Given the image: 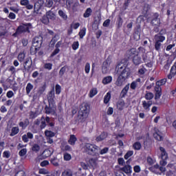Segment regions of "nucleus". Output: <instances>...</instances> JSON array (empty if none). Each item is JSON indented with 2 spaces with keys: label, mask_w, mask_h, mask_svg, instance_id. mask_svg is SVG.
I'll use <instances>...</instances> for the list:
<instances>
[{
  "label": "nucleus",
  "mask_w": 176,
  "mask_h": 176,
  "mask_svg": "<svg viewBox=\"0 0 176 176\" xmlns=\"http://www.w3.org/2000/svg\"><path fill=\"white\" fill-rule=\"evenodd\" d=\"M116 71L118 75V79L116 82V86H123L126 79H129V77L131 74L130 69L127 65H124L123 63H120L116 67Z\"/></svg>",
  "instance_id": "obj_1"
},
{
  "label": "nucleus",
  "mask_w": 176,
  "mask_h": 176,
  "mask_svg": "<svg viewBox=\"0 0 176 176\" xmlns=\"http://www.w3.org/2000/svg\"><path fill=\"white\" fill-rule=\"evenodd\" d=\"M89 112H90V106L89 104L86 102L82 103L80 106V111L78 112L79 120L85 122L86 119H87Z\"/></svg>",
  "instance_id": "obj_2"
},
{
  "label": "nucleus",
  "mask_w": 176,
  "mask_h": 176,
  "mask_svg": "<svg viewBox=\"0 0 176 176\" xmlns=\"http://www.w3.org/2000/svg\"><path fill=\"white\" fill-rule=\"evenodd\" d=\"M83 149L87 155L91 156H98L100 153V147L90 143H85Z\"/></svg>",
  "instance_id": "obj_3"
},
{
  "label": "nucleus",
  "mask_w": 176,
  "mask_h": 176,
  "mask_svg": "<svg viewBox=\"0 0 176 176\" xmlns=\"http://www.w3.org/2000/svg\"><path fill=\"white\" fill-rule=\"evenodd\" d=\"M32 30V23H22L16 30V32L14 34V36H16V35H21V34H25V32H28V34L31 33V30Z\"/></svg>",
  "instance_id": "obj_4"
},
{
  "label": "nucleus",
  "mask_w": 176,
  "mask_h": 176,
  "mask_svg": "<svg viewBox=\"0 0 176 176\" xmlns=\"http://www.w3.org/2000/svg\"><path fill=\"white\" fill-rule=\"evenodd\" d=\"M43 41V37L36 36L33 38L32 45L35 47V53H36L39 49L42 47V41Z\"/></svg>",
  "instance_id": "obj_5"
},
{
  "label": "nucleus",
  "mask_w": 176,
  "mask_h": 176,
  "mask_svg": "<svg viewBox=\"0 0 176 176\" xmlns=\"http://www.w3.org/2000/svg\"><path fill=\"white\" fill-rule=\"evenodd\" d=\"M45 113L47 115H54L56 113V104L54 102L49 103L45 108Z\"/></svg>",
  "instance_id": "obj_6"
},
{
  "label": "nucleus",
  "mask_w": 176,
  "mask_h": 176,
  "mask_svg": "<svg viewBox=\"0 0 176 176\" xmlns=\"http://www.w3.org/2000/svg\"><path fill=\"white\" fill-rule=\"evenodd\" d=\"M43 3H45V1L43 0H38L34 3V14H42V13L39 12V10L42 9V7L43 6Z\"/></svg>",
  "instance_id": "obj_7"
},
{
  "label": "nucleus",
  "mask_w": 176,
  "mask_h": 176,
  "mask_svg": "<svg viewBox=\"0 0 176 176\" xmlns=\"http://www.w3.org/2000/svg\"><path fill=\"white\" fill-rule=\"evenodd\" d=\"M158 13H155L152 16V20L151 21V25H160L162 22L160 21V18Z\"/></svg>",
  "instance_id": "obj_8"
},
{
  "label": "nucleus",
  "mask_w": 176,
  "mask_h": 176,
  "mask_svg": "<svg viewBox=\"0 0 176 176\" xmlns=\"http://www.w3.org/2000/svg\"><path fill=\"white\" fill-rule=\"evenodd\" d=\"M111 64V62L109 60H106L103 62L102 66V74H107L109 71V67Z\"/></svg>",
  "instance_id": "obj_9"
},
{
  "label": "nucleus",
  "mask_w": 176,
  "mask_h": 176,
  "mask_svg": "<svg viewBox=\"0 0 176 176\" xmlns=\"http://www.w3.org/2000/svg\"><path fill=\"white\" fill-rule=\"evenodd\" d=\"M120 169L123 171V173L129 176L131 175V173H133L131 166L130 165H124V167L120 168Z\"/></svg>",
  "instance_id": "obj_10"
},
{
  "label": "nucleus",
  "mask_w": 176,
  "mask_h": 176,
  "mask_svg": "<svg viewBox=\"0 0 176 176\" xmlns=\"http://www.w3.org/2000/svg\"><path fill=\"white\" fill-rule=\"evenodd\" d=\"M32 65V60H31V58H27L23 65L25 69H30Z\"/></svg>",
  "instance_id": "obj_11"
},
{
  "label": "nucleus",
  "mask_w": 176,
  "mask_h": 176,
  "mask_svg": "<svg viewBox=\"0 0 176 176\" xmlns=\"http://www.w3.org/2000/svg\"><path fill=\"white\" fill-rule=\"evenodd\" d=\"M175 75H176V62L170 69V72L168 75V79H173V76H175Z\"/></svg>",
  "instance_id": "obj_12"
},
{
  "label": "nucleus",
  "mask_w": 176,
  "mask_h": 176,
  "mask_svg": "<svg viewBox=\"0 0 176 176\" xmlns=\"http://www.w3.org/2000/svg\"><path fill=\"white\" fill-rule=\"evenodd\" d=\"M54 89H52L47 95L48 103L54 102Z\"/></svg>",
  "instance_id": "obj_13"
},
{
  "label": "nucleus",
  "mask_w": 176,
  "mask_h": 176,
  "mask_svg": "<svg viewBox=\"0 0 176 176\" xmlns=\"http://www.w3.org/2000/svg\"><path fill=\"white\" fill-rule=\"evenodd\" d=\"M154 39H155V42H157L158 43H162V42L166 40V37L160 34H156L154 37Z\"/></svg>",
  "instance_id": "obj_14"
},
{
  "label": "nucleus",
  "mask_w": 176,
  "mask_h": 176,
  "mask_svg": "<svg viewBox=\"0 0 176 176\" xmlns=\"http://www.w3.org/2000/svg\"><path fill=\"white\" fill-rule=\"evenodd\" d=\"M149 10H151V5L145 3L143 7L142 14L145 16H148V12H149Z\"/></svg>",
  "instance_id": "obj_15"
},
{
  "label": "nucleus",
  "mask_w": 176,
  "mask_h": 176,
  "mask_svg": "<svg viewBox=\"0 0 176 176\" xmlns=\"http://www.w3.org/2000/svg\"><path fill=\"white\" fill-rule=\"evenodd\" d=\"M129 89H130V84H127L122 90L120 96L122 98L126 97V94H127V91H129Z\"/></svg>",
  "instance_id": "obj_16"
},
{
  "label": "nucleus",
  "mask_w": 176,
  "mask_h": 176,
  "mask_svg": "<svg viewBox=\"0 0 176 176\" xmlns=\"http://www.w3.org/2000/svg\"><path fill=\"white\" fill-rule=\"evenodd\" d=\"M133 63L135 65H140L142 63L141 57H140L138 54L135 55L133 58Z\"/></svg>",
  "instance_id": "obj_17"
},
{
  "label": "nucleus",
  "mask_w": 176,
  "mask_h": 176,
  "mask_svg": "<svg viewBox=\"0 0 176 176\" xmlns=\"http://www.w3.org/2000/svg\"><path fill=\"white\" fill-rule=\"evenodd\" d=\"M152 104V100H149L148 102L144 100L142 102L143 108L146 109V111H149V108L151 107Z\"/></svg>",
  "instance_id": "obj_18"
},
{
  "label": "nucleus",
  "mask_w": 176,
  "mask_h": 176,
  "mask_svg": "<svg viewBox=\"0 0 176 176\" xmlns=\"http://www.w3.org/2000/svg\"><path fill=\"white\" fill-rule=\"evenodd\" d=\"M107 137H108V134L105 132H102L99 136L96 138V140L98 142H100V141H104Z\"/></svg>",
  "instance_id": "obj_19"
},
{
  "label": "nucleus",
  "mask_w": 176,
  "mask_h": 176,
  "mask_svg": "<svg viewBox=\"0 0 176 176\" xmlns=\"http://www.w3.org/2000/svg\"><path fill=\"white\" fill-rule=\"evenodd\" d=\"M45 15L50 20H56V14L52 10H49L48 12H47Z\"/></svg>",
  "instance_id": "obj_20"
},
{
  "label": "nucleus",
  "mask_w": 176,
  "mask_h": 176,
  "mask_svg": "<svg viewBox=\"0 0 176 176\" xmlns=\"http://www.w3.org/2000/svg\"><path fill=\"white\" fill-rule=\"evenodd\" d=\"M58 13L60 17L63 19V20H64L65 21H67V20H68V15H67V14L64 12L63 10H59Z\"/></svg>",
  "instance_id": "obj_21"
},
{
  "label": "nucleus",
  "mask_w": 176,
  "mask_h": 176,
  "mask_svg": "<svg viewBox=\"0 0 176 176\" xmlns=\"http://www.w3.org/2000/svg\"><path fill=\"white\" fill-rule=\"evenodd\" d=\"M76 141H78V139L76 138V136H75V135H71L70 138L68 140V143L70 145H75V142H76Z\"/></svg>",
  "instance_id": "obj_22"
},
{
  "label": "nucleus",
  "mask_w": 176,
  "mask_h": 176,
  "mask_svg": "<svg viewBox=\"0 0 176 176\" xmlns=\"http://www.w3.org/2000/svg\"><path fill=\"white\" fill-rule=\"evenodd\" d=\"M160 150L162 152L161 159L162 160H166L167 159V153L166 152V149H164L163 147H160Z\"/></svg>",
  "instance_id": "obj_23"
},
{
  "label": "nucleus",
  "mask_w": 176,
  "mask_h": 176,
  "mask_svg": "<svg viewBox=\"0 0 176 176\" xmlns=\"http://www.w3.org/2000/svg\"><path fill=\"white\" fill-rule=\"evenodd\" d=\"M141 38V33L140 32V29H137L133 33V38L135 41H140Z\"/></svg>",
  "instance_id": "obj_24"
},
{
  "label": "nucleus",
  "mask_w": 176,
  "mask_h": 176,
  "mask_svg": "<svg viewBox=\"0 0 176 176\" xmlns=\"http://www.w3.org/2000/svg\"><path fill=\"white\" fill-rule=\"evenodd\" d=\"M91 13H93V10H91L90 8H87L85 13L83 14V17H85V19H87L91 16Z\"/></svg>",
  "instance_id": "obj_25"
},
{
  "label": "nucleus",
  "mask_w": 176,
  "mask_h": 176,
  "mask_svg": "<svg viewBox=\"0 0 176 176\" xmlns=\"http://www.w3.org/2000/svg\"><path fill=\"white\" fill-rule=\"evenodd\" d=\"M19 131H20V129L18 126L12 127L11 129V133L10 134V137H14L16 134H19Z\"/></svg>",
  "instance_id": "obj_26"
},
{
  "label": "nucleus",
  "mask_w": 176,
  "mask_h": 176,
  "mask_svg": "<svg viewBox=\"0 0 176 176\" xmlns=\"http://www.w3.org/2000/svg\"><path fill=\"white\" fill-rule=\"evenodd\" d=\"M60 149L63 152H70V151H72V148H71V146L67 144L62 145L60 146Z\"/></svg>",
  "instance_id": "obj_27"
},
{
  "label": "nucleus",
  "mask_w": 176,
  "mask_h": 176,
  "mask_svg": "<svg viewBox=\"0 0 176 176\" xmlns=\"http://www.w3.org/2000/svg\"><path fill=\"white\" fill-rule=\"evenodd\" d=\"M111 82H112V76H111L104 77L102 80L103 85H108L109 83H111Z\"/></svg>",
  "instance_id": "obj_28"
},
{
  "label": "nucleus",
  "mask_w": 176,
  "mask_h": 176,
  "mask_svg": "<svg viewBox=\"0 0 176 176\" xmlns=\"http://www.w3.org/2000/svg\"><path fill=\"white\" fill-rule=\"evenodd\" d=\"M41 21V23H43V24H45V25H47V24L50 23V19L46 16V14H45L43 16Z\"/></svg>",
  "instance_id": "obj_29"
},
{
  "label": "nucleus",
  "mask_w": 176,
  "mask_h": 176,
  "mask_svg": "<svg viewBox=\"0 0 176 176\" xmlns=\"http://www.w3.org/2000/svg\"><path fill=\"white\" fill-rule=\"evenodd\" d=\"M32 151L35 152V153H38V152L41 151V146H39L38 144H34L32 146Z\"/></svg>",
  "instance_id": "obj_30"
},
{
  "label": "nucleus",
  "mask_w": 176,
  "mask_h": 176,
  "mask_svg": "<svg viewBox=\"0 0 176 176\" xmlns=\"http://www.w3.org/2000/svg\"><path fill=\"white\" fill-rule=\"evenodd\" d=\"M50 162L51 164H53V166H55V167H58V163L60 162V160H58L57 157H55L54 158H52Z\"/></svg>",
  "instance_id": "obj_31"
},
{
  "label": "nucleus",
  "mask_w": 176,
  "mask_h": 176,
  "mask_svg": "<svg viewBox=\"0 0 176 176\" xmlns=\"http://www.w3.org/2000/svg\"><path fill=\"white\" fill-rule=\"evenodd\" d=\"M67 68H68L67 65H65L63 67H61V69L59 71L60 78H63V75L65 74V71H67Z\"/></svg>",
  "instance_id": "obj_32"
},
{
  "label": "nucleus",
  "mask_w": 176,
  "mask_h": 176,
  "mask_svg": "<svg viewBox=\"0 0 176 176\" xmlns=\"http://www.w3.org/2000/svg\"><path fill=\"white\" fill-rule=\"evenodd\" d=\"M45 134L46 137H48V138H52V137H54L56 135V133L52 131L46 130L45 131Z\"/></svg>",
  "instance_id": "obj_33"
},
{
  "label": "nucleus",
  "mask_w": 176,
  "mask_h": 176,
  "mask_svg": "<svg viewBox=\"0 0 176 176\" xmlns=\"http://www.w3.org/2000/svg\"><path fill=\"white\" fill-rule=\"evenodd\" d=\"M32 89H34V85H32V84H31L30 82L28 83L26 86V94H30Z\"/></svg>",
  "instance_id": "obj_34"
},
{
  "label": "nucleus",
  "mask_w": 176,
  "mask_h": 176,
  "mask_svg": "<svg viewBox=\"0 0 176 176\" xmlns=\"http://www.w3.org/2000/svg\"><path fill=\"white\" fill-rule=\"evenodd\" d=\"M95 24L94 25H96V29L98 28V25H100V23H101V14H99V15L97 17V19L94 21Z\"/></svg>",
  "instance_id": "obj_35"
},
{
  "label": "nucleus",
  "mask_w": 176,
  "mask_h": 176,
  "mask_svg": "<svg viewBox=\"0 0 176 176\" xmlns=\"http://www.w3.org/2000/svg\"><path fill=\"white\" fill-rule=\"evenodd\" d=\"M78 35L80 39H83V36L86 35V28H82V30L79 32Z\"/></svg>",
  "instance_id": "obj_36"
},
{
  "label": "nucleus",
  "mask_w": 176,
  "mask_h": 176,
  "mask_svg": "<svg viewBox=\"0 0 176 176\" xmlns=\"http://www.w3.org/2000/svg\"><path fill=\"white\" fill-rule=\"evenodd\" d=\"M63 159L64 160H65V162H69V160L72 159V156L68 153H65L63 155Z\"/></svg>",
  "instance_id": "obj_37"
},
{
  "label": "nucleus",
  "mask_w": 176,
  "mask_h": 176,
  "mask_svg": "<svg viewBox=\"0 0 176 176\" xmlns=\"http://www.w3.org/2000/svg\"><path fill=\"white\" fill-rule=\"evenodd\" d=\"M74 3V0H66V8L67 10H71V5Z\"/></svg>",
  "instance_id": "obj_38"
},
{
  "label": "nucleus",
  "mask_w": 176,
  "mask_h": 176,
  "mask_svg": "<svg viewBox=\"0 0 176 176\" xmlns=\"http://www.w3.org/2000/svg\"><path fill=\"white\" fill-rule=\"evenodd\" d=\"M89 163L91 167H97V160L91 158L89 160Z\"/></svg>",
  "instance_id": "obj_39"
},
{
  "label": "nucleus",
  "mask_w": 176,
  "mask_h": 176,
  "mask_svg": "<svg viewBox=\"0 0 176 176\" xmlns=\"http://www.w3.org/2000/svg\"><path fill=\"white\" fill-rule=\"evenodd\" d=\"M45 90H46V85H44L38 88L37 93L41 96L43 94V93H45Z\"/></svg>",
  "instance_id": "obj_40"
},
{
  "label": "nucleus",
  "mask_w": 176,
  "mask_h": 176,
  "mask_svg": "<svg viewBox=\"0 0 176 176\" xmlns=\"http://www.w3.org/2000/svg\"><path fill=\"white\" fill-rule=\"evenodd\" d=\"M96 94H97V88L91 89L89 91L90 98H93V97H94V96H96Z\"/></svg>",
  "instance_id": "obj_41"
},
{
  "label": "nucleus",
  "mask_w": 176,
  "mask_h": 176,
  "mask_svg": "<svg viewBox=\"0 0 176 176\" xmlns=\"http://www.w3.org/2000/svg\"><path fill=\"white\" fill-rule=\"evenodd\" d=\"M166 82H167V78H163L159 81L156 82L157 86H163L164 85H166Z\"/></svg>",
  "instance_id": "obj_42"
},
{
  "label": "nucleus",
  "mask_w": 176,
  "mask_h": 176,
  "mask_svg": "<svg viewBox=\"0 0 176 176\" xmlns=\"http://www.w3.org/2000/svg\"><path fill=\"white\" fill-rule=\"evenodd\" d=\"M117 107L120 111H122L123 107H124V101L120 100L117 103Z\"/></svg>",
  "instance_id": "obj_43"
},
{
  "label": "nucleus",
  "mask_w": 176,
  "mask_h": 176,
  "mask_svg": "<svg viewBox=\"0 0 176 176\" xmlns=\"http://www.w3.org/2000/svg\"><path fill=\"white\" fill-rule=\"evenodd\" d=\"M109 100H111V94L108 92L104 98V104H108V102H109Z\"/></svg>",
  "instance_id": "obj_44"
},
{
  "label": "nucleus",
  "mask_w": 176,
  "mask_h": 176,
  "mask_svg": "<svg viewBox=\"0 0 176 176\" xmlns=\"http://www.w3.org/2000/svg\"><path fill=\"white\" fill-rule=\"evenodd\" d=\"M62 176H72L71 170H65L62 173Z\"/></svg>",
  "instance_id": "obj_45"
},
{
  "label": "nucleus",
  "mask_w": 176,
  "mask_h": 176,
  "mask_svg": "<svg viewBox=\"0 0 176 176\" xmlns=\"http://www.w3.org/2000/svg\"><path fill=\"white\" fill-rule=\"evenodd\" d=\"M79 6V2L74 3L73 6H72V10L75 12H78V7Z\"/></svg>",
  "instance_id": "obj_46"
},
{
  "label": "nucleus",
  "mask_w": 176,
  "mask_h": 176,
  "mask_svg": "<svg viewBox=\"0 0 176 176\" xmlns=\"http://www.w3.org/2000/svg\"><path fill=\"white\" fill-rule=\"evenodd\" d=\"M133 146L134 149H135V151H140V149H141V143H140L139 142H136L135 143H134Z\"/></svg>",
  "instance_id": "obj_47"
},
{
  "label": "nucleus",
  "mask_w": 176,
  "mask_h": 176,
  "mask_svg": "<svg viewBox=\"0 0 176 176\" xmlns=\"http://www.w3.org/2000/svg\"><path fill=\"white\" fill-rule=\"evenodd\" d=\"M72 47L73 50H78V49L79 48V42L74 41L72 45Z\"/></svg>",
  "instance_id": "obj_48"
},
{
  "label": "nucleus",
  "mask_w": 176,
  "mask_h": 176,
  "mask_svg": "<svg viewBox=\"0 0 176 176\" xmlns=\"http://www.w3.org/2000/svg\"><path fill=\"white\" fill-rule=\"evenodd\" d=\"M109 151V148L108 147H104L102 150H100L99 148V153H100V155H104V153H108Z\"/></svg>",
  "instance_id": "obj_49"
},
{
  "label": "nucleus",
  "mask_w": 176,
  "mask_h": 176,
  "mask_svg": "<svg viewBox=\"0 0 176 176\" xmlns=\"http://www.w3.org/2000/svg\"><path fill=\"white\" fill-rule=\"evenodd\" d=\"M153 137L157 141H162L163 140V137L162 135H159V133H155L153 134Z\"/></svg>",
  "instance_id": "obj_50"
},
{
  "label": "nucleus",
  "mask_w": 176,
  "mask_h": 176,
  "mask_svg": "<svg viewBox=\"0 0 176 176\" xmlns=\"http://www.w3.org/2000/svg\"><path fill=\"white\" fill-rule=\"evenodd\" d=\"M45 127H46V121L45 120V118L42 117L41 118V124L40 125V128L42 130L43 129H45Z\"/></svg>",
  "instance_id": "obj_51"
},
{
  "label": "nucleus",
  "mask_w": 176,
  "mask_h": 176,
  "mask_svg": "<svg viewBox=\"0 0 176 176\" xmlns=\"http://www.w3.org/2000/svg\"><path fill=\"white\" fill-rule=\"evenodd\" d=\"M24 58H25V54H24V53H21V54H19L18 55V60H19V61H21V63L22 61H24Z\"/></svg>",
  "instance_id": "obj_52"
},
{
  "label": "nucleus",
  "mask_w": 176,
  "mask_h": 176,
  "mask_svg": "<svg viewBox=\"0 0 176 176\" xmlns=\"http://www.w3.org/2000/svg\"><path fill=\"white\" fill-rule=\"evenodd\" d=\"M116 176H126L124 173H123V170L120 168L116 172Z\"/></svg>",
  "instance_id": "obj_53"
},
{
  "label": "nucleus",
  "mask_w": 176,
  "mask_h": 176,
  "mask_svg": "<svg viewBox=\"0 0 176 176\" xmlns=\"http://www.w3.org/2000/svg\"><path fill=\"white\" fill-rule=\"evenodd\" d=\"M146 100H152L153 98V94L152 92L146 93L145 95Z\"/></svg>",
  "instance_id": "obj_54"
},
{
  "label": "nucleus",
  "mask_w": 176,
  "mask_h": 176,
  "mask_svg": "<svg viewBox=\"0 0 176 176\" xmlns=\"http://www.w3.org/2000/svg\"><path fill=\"white\" fill-rule=\"evenodd\" d=\"M117 23H118V28H120V27L123 25V19H122V17L120 16L118 17Z\"/></svg>",
  "instance_id": "obj_55"
},
{
  "label": "nucleus",
  "mask_w": 176,
  "mask_h": 176,
  "mask_svg": "<svg viewBox=\"0 0 176 176\" xmlns=\"http://www.w3.org/2000/svg\"><path fill=\"white\" fill-rule=\"evenodd\" d=\"M19 156L23 157L27 155V148H22L19 153Z\"/></svg>",
  "instance_id": "obj_56"
},
{
  "label": "nucleus",
  "mask_w": 176,
  "mask_h": 176,
  "mask_svg": "<svg viewBox=\"0 0 176 176\" xmlns=\"http://www.w3.org/2000/svg\"><path fill=\"white\" fill-rule=\"evenodd\" d=\"M155 50L159 52V50H160V47H162V43H157L155 41Z\"/></svg>",
  "instance_id": "obj_57"
},
{
  "label": "nucleus",
  "mask_w": 176,
  "mask_h": 176,
  "mask_svg": "<svg viewBox=\"0 0 176 176\" xmlns=\"http://www.w3.org/2000/svg\"><path fill=\"white\" fill-rule=\"evenodd\" d=\"M56 94H60L61 93V86L56 85L55 87Z\"/></svg>",
  "instance_id": "obj_58"
},
{
  "label": "nucleus",
  "mask_w": 176,
  "mask_h": 176,
  "mask_svg": "<svg viewBox=\"0 0 176 176\" xmlns=\"http://www.w3.org/2000/svg\"><path fill=\"white\" fill-rule=\"evenodd\" d=\"M142 58L144 63H148V61H149V59H148V56L144 52L142 55Z\"/></svg>",
  "instance_id": "obj_59"
},
{
  "label": "nucleus",
  "mask_w": 176,
  "mask_h": 176,
  "mask_svg": "<svg viewBox=\"0 0 176 176\" xmlns=\"http://www.w3.org/2000/svg\"><path fill=\"white\" fill-rule=\"evenodd\" d=\"M133 151H128L124 155V159L126 160L129 159V157H130L131 156H133Z\"/></svg>",
  "instance_id": "obj_60"
},
{
  "label": "nucleus",
  "mask_w": 176,
  "mask_h": 176,
  "mask_svg": "<svg viewBox=\"0 0 176 176\" xmlns=\"http://www.w3.org/2000/svg\"><path fill=\"white\" fill-rule=\"evenodd\" d=\"M129 5H130V0H126L124 3V10H126L129 8Z\"/></svg>",
  "instance_id": "obj_61"
},
{
  "label": "nucleus",
  "mask_w": 176,
  "mask_h": 176,
  "mask_svg": "<svg viewBox=\"0 0 176 176\" xmlns=\"http://www.w3.org/2000/svg\"><path fill=\"white\" fill-rule=\"evenodd\" d=\"M118 162L120 166H124V160L123 158L122 157L118 158Z\"/></svg>",
  "instance_id": "obj_62"
},
{
  "label": "nucleus",
  "mask_w": 176,
  "mask_h": 176,
  "mask_svg": "<svg viewBox=\"0 0 176 176\" xmlns=\"http://www.w3.org/2000/svg\"><path fill=\"white\" fill-rule=\"evenodd\" d=\"M162 97V91L155 92V100H159Z\"/></svg>",
  "instance_id": "obj_63"
},
{
  "label": "nucleus",
  "mask_w": 176,
  "mask_h": 176,
  "mask_svg": "<svg viewBox=\"0 0 176 176\" xmlns=\"http://www.w3.org/2000/svg\"><path fill=\"white\" fill-rule=\"evenodd\" d=\"M15 176H25V173L23 170H20L16 173Z\"/></svg>",
  "instance_id": "obj_64"
}]
</instances>
